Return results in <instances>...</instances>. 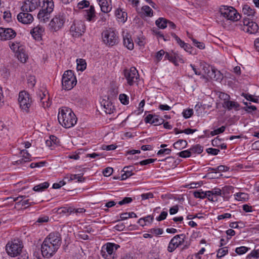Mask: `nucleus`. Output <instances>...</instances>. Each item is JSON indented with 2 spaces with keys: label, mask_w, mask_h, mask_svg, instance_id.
Returning <instances> with one entry per match:
<instances>
[{
  "label": "nucleus",
  "mask_w": 259,
  "mask_h": 259,
  "mask_svg": "<svg viewBox=\"0 0 259 259\" xmlns=\"http://www.w3.org/2000/svg\"><path fill=\"white\" fill-rule=\"evenodd\" d=\"M58 119L60 124L66 128L73 126L77 122V118L72 110L66 107L59 109Z\"/></svg>",
  "instance_id": "f257e3e1"
},
{
  "label": "nucleus",
  "mask_w": 259,
  "mask_h": 259,
  "mask_svg": "<svg viewBox=\"0 0 259 259\" xmlns=\"http://www.w3.org/2000/svg\"><path fill=\"white\" fill-rule=\"evenodd\" d=\"M38 5L41 8V10L38 13L37 18L40 21L45 22L53 11L54 2L53 0H38Z\"/></svg>",
  "instance_id": "f03ea898"
},
{
  "label": "nucleus",
  "mask_w": 259,
  "mask_h": 259,
  "mask_svg": "<svg viewBox=\"0 0 259 259\" xmlns=\"http://www.w3.org/2000/svg\"><path fill=\"white\" fill-rule=\"evenodd\" d=\"M119 248V245L113 243H107L101 249V254L104 259H116V251Z\"/></svg>",
  "instance_id": "7ed1b4c3"
},
{
  "label": "nucleus",
  "mask_w": 259,
  "mask_h": 259,
  "mask_svg": "<svg viewBox=\"0 0 259 259\" xmlns=\"http://www.w3.org/2000/svg\"><path fill=\"white\" fill-rule=\"evenodd\" d=\"M77 80L73 71L68 70L64 72L62 78L63 88L65 90L72 89L76 84Z\"/></svg>",
  "instance_id": "20e7f679"
},
{
  "label": "nucleus",
  "mask_w": 259,
  "mask_h": 259,
  "mask_svg": "<svg viewBox=\"0 0 259 259\" xmlns=\"http://www.w3.org/2000/svg\"><path fill=\"white\" fill-rule=\"evenodd\" d=\"M23 247L22 241L18 239H14L7 244L6 250L11 256H16L21 253Z\"/></svg>",
  "instance_id": "39448f33"
},
{
  "label": "nucleus",
  "mask_w": 259,
  "mask_h": 259,
  "mask_svg": "<svg viewBox=\"0 0 259 259\" xmlns=\"http://www.w3.org/2000/svg\"><path fill=\"white\" fill-rule=\"evenodd\" d=\"M18 103L20 108L23 111L26 113L29 112L32 103L30 94L25 91L20 92L19 94Z\"/></svg>",
  "instance_id": "423d86ee"
},
{
  "label": "nucleus",
  "mask_w": 259,
  "mask_h": 259,
  "mask_svg": "<svg viewBox=\"0 0 259 259\" xmlns=\"http://www.w3.org/2000/svg\"><path fill=\"white\" fill-rule=\"evenodd\" d=\"M66 18L64 14L59 13L55 15L49 23L50 30L56 32L61 29L63 27Z\"/></svg>",
  "instance_id": "0eeeda50"
},
{
  "label": "nucleus",
  "mask_w": 259,
  "mask_h": 259,
  "mask_svg": "<svg viewBox=\"0 0 259 259\" xmlns=\"http://www.w3.org/2000/svg\"><path fill=\"white\" fill-rule=\"evenodd\" d=\"M102 36L104 42L107 45L113 46L118 43V37L115 31L111 28L104 30Z\"/></svg>",
  "instance_id": "6e6552de"
},
{
  "label": "nucleus",
  "mask_w": 259,
  "mask_h": 259,
  "mask_svg": "<svg viewBox=\"0 0 259 259\" xmlns=\"http://www.w3.org/2000/svg\"><path fill=\"white\" fill-rule=\"evenodd\" d=\"M221 15L223 16L227 20L236 21L238 20L240 18V15L237 13L236 10L233 7H228L227 6H223L220 9Z\"/></svg>",
  "instance_id": "1a4fd4ad"
},
{
  "label": "nucleus",
  "mask_w": 259,
  "mask_h": 259,
  "mask_svg": "<svg viewBox=\"0 0 259 259\" xmlns=\"http://www.w3.org/2000/svg\"><path fill=\"white\" fill-rule=\"evenodd\" d=\"M124 74L128 85H133L138 81L139 75L135 67H132L130 69H125Z\"/></svg>",
  "instance_id": "9d476101"
},
{
  "label": "nucleus",
  "mask_w": 259,
  "mask_h": 259,
  "mask_svg": "<svg viewBox=\"0 0 259 259\" xmlns=\"http://www.w3.org/2000/svg\"><path fill=\"white\" fill-rule=\"evenodd\" d=\"M186 235L184 234L177 235L174 237L169 243L167 248L168 251L171 252L179 246L183 244Z\"/></svg>",
  "instance_id": "9b49d317"
},
{
  "label": "nucleus",
  "mask_w": 259,
  "mask_h": 259,
  "mask_svg": "<svg viewBox=\"0 0 259 259\" xmlns=\"http://www.w3.org/2000/svg\"><path fill=\"white\" fill-rule=\"evenodd\" d=\"M85 27L84 22L81 21H74L70 27V32L73 36L78 37L81 35L85 31Z\"/></svg>",
  "instance_id": "f8f14e48"
},
{
  "label": "nucleus",
  "mask_w": 259,
  "mask_h": 259,
  "mask_svg": "<svg viewBox=\"0 0 259 259\" xmlns=\"http://www.w3.org/2000/svg\"><path fill=\"white\" fill-rule=\"evenodd\" d=\"M44 240L58 249L61 244V237L58 232L51 233Z\"/></svg>",
  "instance_id": "ddd939ff"
},
{
  "label": "nucleus",
  "mask_w": 259,
  "mask_h": 259,
  "mask_svg": "<svg viewBox=\"0 0 259 259\" xmlns=\"http://www.w3.org/2000/svg\"><path fill=\"white\" fill-rule=\"evenodd\" d=\"M58 250V249L54 247L52 244H49L46 241H44L41 247V251L44 258L46 257L49 258L52 257L55 252Z\"/></svg>",
  "instance_id": "4468645a"
},
{
  "label": "nucleus",
  "mask_w": 259,
  "mask_h": 259,
  "mask_svg": "<svg viewBox=\"0 0 259 259\" xmlns=\"http://www.w3.org/2000/svg\"><path fill=\"white\" fill-rule=\"evenodd\" d=\"M243 23L242 30L244 31L249 34H254L257 32L258 26L256 23L247 19H244Z\"/></svg>",
  "instance_id": "2eb2a0df"
},
{
  "label": "nucleus",
  "mask_w": 259,
  "mask_h": 259,
  "mask_svg": "<svg viewBox=\"0 0 259 259\" xmlns=\"http://www.w3.org/2000/svg\"><path fill=\"white\" fill-rule=\"evenodd\" d=\"M16 35V32L11 28L0 27V40H11L14 38Z\"/></svg>",
  "instance_id": "dca6fc26"
},
{
  "label": "nucleus",
  "mask_w": 259,
  "mask_h": 259,
  "mask_svg": "<svg viewBox=\"0 0 259 259\" xmlns=\"http://www.w3.org/2000/svg\"><path fill=\"white\" fill-rule=\"evenodd\" d=\"M17 19L23 24H29L33 22V17L31 14L22 11L17 15Z\"/></svg>",
  "instance_id": "f3484780"
},
{
  "label": "nucleus",
  "mask_w": 259,
  "mask_h": 259,
  "mask_svg": "<svg viewBox=\"0 0 259 259\" xmlns=\"http://www.w3.org/2000/svg\"><path fill=\"white\" fill-rule=\"evenodd\" d=\"M207 198L209 201H217L219 197L221 196L222 191L220 188H215L211 191H207Z\"/></svg>",
  "instance_id": "a211bd4d"
},
{
  "label": "nucleus",
  "mask_w": 259,
  "mask_h": 259,
  "mask_svg": "<svg viewBox=\"0 0 259 259\" xmlns=\"http://www.w3.org/2000/svg\"><path fill=\"white\" fill-rule=\"evenodd\" d=\"M36 6L37 3L35 0H27L21 7V10L26 12H31L36 8Z\"/></svg>",
  "instance_id": "6ab92c4d"
},
{
  "label": "nucleus",
  "mask_w": 259,
  "mask_h": 259,
  "mask_svg": "<svg viewBox=\"0 0 259 259\" xmlns=\"http://www.w3.org/2000/svg\"><path fill=\"white\" fill-rule=\"evenodd\" d=\"M146 123L154 124V125H158L162 124L164 120L162 118H159L156 115L151 114L148 115L145 118Z\"/></svg>",
  "instance_id": "aec40b11"
},
{
  "label": "nucleus",
  "mask_w": 259,
  "mask_h": 259,
  "mask_svg": "<svg viewBox=\"0 0 259 259\" xmlns=\"http://www.w3.org/2000/svg\"><path fill=\"white\" fill-rule=\"evenodd\" d=\"M102 12L107 13L112 10L111 0H97Z\"/></svg>",
  "instance_id": "412c9836"
},
{
  "label": "nucleus",
  "mask_w": 259,
  "mask_h": 259,
  "mask_svg": "<svg viewBox=\"0 0 259 259\" xmlns=\"http://www.w3.org/2000/svg\"><path fill=\"white\" fill-rule=\"evenodd\" d=\"M84 16L88 21H94V19L96 17V13L93 6H90L89 9L84 11Z\"/></svg>",
  "instance_id": "4be33fe9"
},
{
  "label": "nucleus",
  "mask_w": 259,
  "mask_h": 259,
  "mask_svg": "<svg viewBox=\"0 0 259 259\" xmlns=\"http://www.w3.org/2000/svg\"><path fill=\"white\" fill-rule=\"evenodd\" d=\"M44 31V28L38 25L34 27L30 31L31 34L34 39L36 40H40L41 38V35Z\"/></svg>",
  "instance_id": "5701e85b"
},
{
  "label": "nucleus",
  "mask_w": 259,
  "mask_h": 259,
  "mask_svg": "<svg viewBox=\"0 0 259 259\" xmlns=\"http://www.w3.org/2000/svg\"><path fill=\"white\" fill-rule=\"evenodd\" d=\"M9 46L11 50L16 54V53L21 51L24 49V46L20 41H9Z\"/></svg>",
  "instance_id": "b1692460"
},
{
  "label": "nucleus",
  "mask_w": 259,
  "mask_h": 259,
  "mask_svg": "<svg viewBox=\"0 0 259 259\" xmlns=\"http://www.w3.org/2000/svg\"><path fill=\"white\" fill-rule=\"evenodd\" d=\"M20 154L22 156V158L16 161H15L14 164H22L24 162L31 161V155L28 153V151L26 150H21Z\"/></svg>",
  "instance_id": "393cba45"
},
{
  "label": "nucleus",
  "mask_w": 259,
  "mask_h": 259,
  "mask_svg": "<svg viewBox=\"0 0 259 259\" xmlns=\"http://www.w3.org/2000/svg\"><path fill=\"white\" fill-rule=\"evenodd\" d=\"M207 75L210 78L215 80L220 79L222 77L220 72L212 66L210 67V70L208 71Z\"/></svg>",
  "instance_id": "a878e982"
},
{
  "label": "nucleus",
  "mask_w": 259,
  "mask_h": 259,
  "mask_svg": "<svg viewBox=\"0 0 259 259\" xmlns=\"http://www.w3.org/2000/svg\"><path fill=\"white\" fill-rule=\"evenodd\" d=\"M102 105H103L104 111L106 114H111L113 113L115 110V108L114 106L112 105V103H111L110 101L103 100L102 103Z\"/></svg>",
  "instance_id": "bb28decb"
},
{
  "label": "nucleus",
  "mask_w": 259,
  "mask_h": 259,
  "mask_svg": "<svg viewBox=\"0 0 259 259\" xmlns=\"http://www.w3.org/2000/svg\"><path fill=\"white\" fill-rule=\"evenodd\" d=\"M239 106V104L237 102L230 101L229 100L224 102L223 103V107L226 108L229 110H231L232 109L238 110Z\"/></svg>",
  "instance_id": "cd10ccee"
},
{
  "label": "nucleus",
  "mask_w": 259,
  "mask_h": 259,
  "mask_svg": "<svg viewBox=\"0 0 259 259\" xmlns=\"http://www.w3.org/2000/svg\"><path fill=\"white\" fill-rule=\"evenodd\" d=\"M115 15L117 19L122 23H124L127 20V13L121 9H117L115 11Z\"/></svg>",
  "instance_id": "c85d7f7f"
},
{
  "label": "nucleus",
  "mask_w": 259,
  "mask_h": 259,
  "mask_svg": "<svg viewBox=\"0 0 259 259\" xmlns=\"http://www.w3.org/2000/svg\"><path fill=\"white\" fill-rule=\"evenodd\" d=\"M242 12L244 15L252 17L255 13V10L253 9V6H250L248 5H245L242 8Z\"/></svg>",
  "instance_id": "c756f323"
},
{
  "label": "nucleus",
  "mask_w": 259,
  "mask_h": 259,
  "mask_svg": "<svg viewBox=\"0 0 259 259\" xmlns=\"http://www.w3.org/2000/svg\"><path fill=\"white\" fill-rule=\"evenodd\" d=\"M74 208L72 207H62L58 208L57 212L60 214H65L68 215L74 212Z\"/></svg>",
  "instance_id": "7c9ffc66"
},
{
  "label": "nucleus",
  "mask_w": 259,
  "mask_h": 259,
  "mask_svg": "<svg viewBox=\"0 0 259 259\" xmlns=\"http://www.w3.org/2000/svg\"><path fill=\"white\" fill-rule=\"evenodd\" d=\"M133 169V166H125L122 170V171L124 172V174L121 175L122 180H125L129 177L132 176Z\"/></svg>",
  "instance_id": "2f4dec72"
},
{
  "label": "nucleus",
  "mask_w": 259,
  "mask_h": 259,
  "mask_svg": "<svg viewBox=\"0 0 259 259\" xmlns=\"http://www.w3.org/2000/svg\"><path fill=\"white\" fill-rule=\"evenodd\" d=\"M18 59L22 63H25L28 59V56L24 49L22 51H20L15 54Z\"/></svg>",
  "instance_id": "473e14b6"
},
{
  "label": "nucleus",
  "mask_w": 259,
  "mask_h": 259,
  "mask_svg": "<svg viewBox=\"0 0 259 259\" xmlns=\"http://www.w3.org/2000/svg\"><path fill=\"white\" fill-rule=\"evenodd\" d=\"M168 20L165 18L160 17L155 21L156 25L160 29H164L167 27Z\"/></svg>",
  "instance_id": "72a5a7b5"
},
{
  "label": "nucleus",
  "mask_w": 259,
  "mask_h": 259,
  "mask_svg": "<svg viewBox=\"0 0 259 259\" xmlns=\"http://www.w3.org/2000/svg\"><path fill=\"white\" fill-rule=\"evenodd\" d=\"M44 97H41L40 101L41 103V106L44 108H48L51 106V103L49 100V97L46 94L42 93Z\"/></svg>",
  "instance_id": "f704fd0d"
},
{
  "label": "nucleus",
  "mask_w": 259,
  "mask_h": 259,
  "mask_svg": "<svg viewBox=\"0 0 259 259\" xmlns=\"http://www.w3.org/2000/svg\"><path fill=\"white\" fill-rule=\"evenodd\" d=\"M124 45L129 50H133L134 49V42L131 37L125 36L123 37Z\"/></svg>",
  "instance_id": "c9c22d12"
},
{
  "label": "nucleus",
  "mask_w": 259,
  "mask_h": 259,
  "mask_svg": "<svg viewBox=\"0 0 259 259\" xmlns=\"http://www.w3.org/2000/svg\"><path fill=\"white\" fill-rule=\"evenodd\" d=\"M77 69L78 70L83 71L86 69L87 63L85 60L83 59H77Z\"/></svg>",
  "instance_id": "e433bc0d"
},
{
  "label": "nucleus",
  "mask_w": 259,
  "mask_h": 259,
  "mask_svg": "<svg viewBox=\"0 0 259 259\" xmlns=\"http://www.w3.org/2000/svg\"><path fill=\"white\" fill-rule=\"evenodd\" d=\"M191 154H200L203 152V147L199 144L192 146L190 149Z\"/></svg>",
  "instance_id": "4c0bfd02"
},
{
  "label": "nucleus",
  "mask_w": 259,
  "mask_h": 259,
  "mask_svg": "<svg viewBox=\"0 0 259 259\" xmlns=\"http://www.w3.org/2000/svg\"><path fill=\"white\" fill-rule=\"evenodd\" d=\"M187 142L184 140H179L177 142H175L173 146L176 149H183L186 147Z\"/></svg>",
  "instance_id": "58836bf2"
},
{
  "label": "nucleus",
  "mask_w": 259,
  "mask_h": 259,
  "mask_svg": "<svg viewBox=\"0 0 259 259\" xmlns=\"http://www.w3.org/2000/svg\"><path fill=\"white\" fill-rule=\"evenodd\" d=\"M235 199L238 201H246L248 199L247 194L245 193H237L235 195Z\"/></svg>",
  "instance_id": "ea45409f"
},
{
  "label": "nucleus",
  "mask_w": 259,
  "mask_h": 259,
  "mask_svg": "<svg viewBox=\"0 0 259 259\" xmlns=\"http://www.w3.org/2000/svg\"><path fill=\"white\" fill-rule=\"evenodd\" d=\"M49 186V184L48 182H45L34 186L33 190L35 191H41L48 188Z\"/></svg>",
  "instance_id": "a19ab883"
},
{
  "label": "nucleus",
  "mask_w": 259,
  "mask_h": 259,
  "mask_svg": "<svg viewBox=\"0 0 259 259\" xmlns=\"http://www.w3.org/2000/svg\"><path fill=\"white\" fill-rule=\"evenodd\" d=\"M194 196L197 198L204 199L206 197L207 198V191L203 192L201 190L196 191L193 192Z\"/></svg>",
  "instance_id": "79ce46f5"
},
{
  "label": "nucleus",
  "mask_w": 259,
  "mask_h": 259,
  "mask_svg": "<svg viewBox=\"0 0 259 259\" xmlns=\"http://www.w3.org/2000/svg\"><path fill=\"white\" fill-rule=\"evenodd\" d=\"M228 252V247H224L221 248H220L218 250V253L217 254V257L219 258H220L224 256H225Z\"/></svg>",
  "instance_id": "37998d69"
},
{
  "label": "nucleus",
  "mask_w": 259,
  "mask_h": 259,
  "mask_svg": "<svg viewBox=\"0 0 259 259\" xmlns=\"http://www.w3.org/2000/svg\"><path fill=\"white\" fill-rule=\"evenodd\" d=\"M173 55V57L174 60L175 61V65L177 66L178 65V62H180L181 63H184V61L182 58L181 56H180L177 52H175L174 51H171Z\"/></svg>",
  "instance_id": "c03bdc74"
},
{
  "label": "nucleus",
  "mask_w": 259,
  "mask_h": 259,
  "mask_svg": "<svg viewBox=\"0 0 259 259\" xmlns=\"http://www.w3.org/2000/svg\"><path fill=\"white\" fill-rule=\"evenodd\" d=\"M229 167L225 165H219L218 167L215 168H209V170L214 171L215 172H217V171H226L229 170Z\"/></svg>",
  "instance_id": "a18cd8bd"
},
{
  "label": "nucleus",
  "mask_w": 259,
  "mask_h": 259,
  "mask_svg": "<svg viewBox=\"0 0 259 259\" xmlns=\"http://www.w3.org/2000/svg\"><path fill=\"white\" fill-rule=\"evenodd\" d=\"M89 1L87 0H83L80 1L77 4V7L79 9H82L84 8H88L90 6Z\"/></svg>",
  "instance_id": "49530a36"
},
{
  "label": "nucleus",
  "mask_w": 259,
  "mask_h": 259,
  "mask_svg": "<svg viewBox=\"0 0 259 259\" xmlns=\"http://www.w3.org/2000/svg\"><path fill=\"white\" fill-rule=\"evenodd\" d=\"M166 52L163 50H161L156 53L155 55V61L159 62L162 59L164 55H165Z\"/></svg>",
  "instance_id": "de8ad7c7"
},
{
  "label": "nucleus",
  "mask_w": 259,
  "mask_h": 259,
  "mask_svg": "<svg viewBox=\"0 0 259 259\" xmlns=\"http://www.w3.org/2000/svg\"><path fill=\"white\" fill-rule=\"evenodd\" d=\"M249 248L245 246H240L236 248L235 252L237 254L241 255L246 253L249 250Z\"/></svg>",
  "instance_id": "09e8293b"
},
{
  "label": "nucleus",
  "mask_w": 259,
  "mask_h": 259,
  "mask_svg": "<svg viewBox=\"0 0 259 259\" xmlns=\"http://www.w3.org/2000/svg\"><path fill=\"white\" fill-rule=\"evenodd\" d=\"M74 180H77L78 182H82L84 181V178L82 177V175H70L69 180L72 181Z\"/></svg>",
  "instance_id": "8fccbe9b"
},
{
  "label": "nucleus",
  "mask_w": 259,
  "mask_h": 259,
  "mask_svg": "<svg viewBox=\"0 0 259 259\" xmlns=\"http://www.w3.org/2000/svg\"><path fill=\"white\" fill-rule=\"evenodd\" d=\"M142 11L147 16L151 17L153 15L152 10L148 6H144L142 8Z\"/></svg>",
  "instance_id": "3c124183"
},
{
  "label": "nucleus",
  "mask_w": 259,
  "mask_h": 259,
  "mask_svg": "<svg viewBox=\"0 0 259 259\" xmlns=\"http://www.w3.org/2000/svg\"><path fill=\"white\" fill-rule=\"evenodd\" d=\"M119 99L122 104L124 105H127L128 104V97L125 94H120L119 95Z\"/></svg>",
  "instance_id": "603ef678"
},
{
  "label": "nucleus",
  "mask_w": 259,
  "mask_h": 259,
  "mask_svg": "<svg viewBox=\"0 0 259 259\" xmlns=\"http://www.w3.org/2000/svg\"><path fill=\"white\" fill-rule=\"evenodd\" d=\"M225 129H226V127L225 126H222L221 127H220L217 130H215L213 131H211L210 133V135L212 136H213L217 135L218 134L223 133L225 131Z\"/></svg>",
  "instance_id": "864d4df0"
},
{
  "label": "nucleus",
  "mask_w": 259,
  "mask_h": 259,
  "mask_svg": "<svg viewBox=\"0 0 259 259\" xmlns=\"http://www.w3.org/2000/svg\"><path fill=\"white\" fill-rule=\"evenodd\" d=\"M178 154L181 157L187 158V157H190L191 153L190 150H184V151H181V152H179Z\"/></svg>",
  "instance_id": "5fc2aeb1"
},
{
  "label": "nucleus",
  "mask_w": 259,
  "mask_h": 259,
  "mask_svg": "<svg viewBox=\"0 0 259 259\" xmlns=\"http://www.w3.org/2000/svg\"><path fill=\"white\" fill-rule=\"evenodd\" d=\"M24 197L25 196H19L15 198L12 197H7L4 200V201H7L8 203H12L13 202L18 201L20 198H22Z\"/></svg>",
  "instance_id": "6e6d98bb"
},
{
  "label": "nucleus",
  "mask_w": 259,
  "mask_h": 259,
  "mask_svg": "<svg viewBox=\"0 0 259 259\" xmlns=\"http://www.w3.org/2000/svg\"><path fill=\"white\" fill-rule=\"evenodd\" d=\"M193 113V110L192 109H186L183 111V115L185 118H188L191 116Z\"/></svg>",
  "instance_id": "4d7b16f0"
},
{
  "label": "nucleus",
  "mask_w": 259,
  "mask_h": 259,
  "mask_svg": "<svg viewBox=\"0 0 259 259\" xmlns=\"http://www.w3.org/2000/svg\"><path fill=\"white\" fill-rule=\"evenodd\" d=\"M219 98L224 102L228 101L230 100V96L226 93L220 92L219 94Z\"/></svg>",
  "instance_id": "13d9d810"
},
{
  "label": "nucleus",
  "mask_w": 259,
  "mask_h": 259,
  "mask_svg": "<svg viewBox=\"0 0 259 259\" xmlns=\"http://www.w3.org/2000/svg\"><path fill=\"white\" fill-rule=\"evenodd\" d=\"M192 40L194 45L200 49H203L205 48L204 44L202 42H199L194 38H192Z\"/></svg>",
  "instance_id": "bf43d9fd"
},
{
  "label": "nucleus",
  "mask_w": 259,
  "mask_h": 259,
  "mask_svg": "<svg viewBox=\"0 0 259 259\" xmlns=\"http://www.w3.org/2000/svg\"><path fill=\"white\" fill-rule=\"evenodd\" d=\"M165 59L168 60L170 62H172L175 65V61L174 60L172 52L171 53L166 52L165 55L164 56Z\"/></svg>",
  "instance_id": "052dcab7"
},
{
  "label": "nucleus",
  "mask_w": 259,
  "mask_h": 259,
  "mask_svg": "<svg viewBox=\"0 0 259 259\" xmlns=\"http://www.w3.org/2000/svg\"><path fill=\"white\" fill-rule=\"evenodd\" d=\"M206 152L213 155H217L220 152V150L218 149H215L212 148H209L206 149Z\"/></svg>",
  "instance_id": "680f3d73"
},
{
  "label": "nucleus",
  "mask_w": 259,
  "mask_h": 259,
  "mask_svg": "<svg viewBox=\"0 0 259 259\" xmlns=\"http://www.w3.org/2000/svg\"><path fill=\"white\" fill-rule=\"evenodd\" d=\"M149 232L152 234L154 235H160L162 234L163 233V230L162 229H155L153 228L150 230Z\"/></svg>",
  "instance_id": "e2e57ef3"
},
{
  "label": "nucleus",
  "mask_w": 259,
  "mask_h": 259,
  "mask_svg": "<svg viewBox=\"0 0 259 259\" xmlns=\"http://www.w3.org/2000/svg\"><path fill=\"white\" fill-rule=\"evenodd\" d=\"M113 169L111 167H107L103 171V174L105 177L110 176L113 172Z\"/></svg>",
  "instance_id": "0e129e2a"
},
{
  "label": "nucleus",
  "mask_w": 259,
  "mask_h": 259,
  "mask_svg": "<svg viewBox=\"0 0 259 259\" xmlns=\"http://www.w3.org/2000/svg\"><path fill=\"white\" fill-rule=\"evenodd\" d=\"M56 139V137L54 136H51L50 137L49 140H47L46 141V144L47 146L48 147H51L53 146V144H55V143L54 142V140Z\"/></svg>",
  "instance_id": "69168bd1"
},
{
  "label": "nucleus",
  "mask_w": 259,
  "mask_h": 259,
  "mask_svg": "<svg viewBox=\"0 0 259 259\" xmlns=\"http://www.w3.org/2000/svg\"><path fill=\"white\" fill-rule=\"evenodd\" d=\"M132 201V199L131 197H125L123 200L118 202V204L120 205L126 203H129Z\"/></svg>",
  "instance_id": "338daca9"
},
{
  "label": "nucleus",
  "mask_w": 259,
  "mask_h": 259,
  "mask_svg": "<svg viewBox=\"0 0 259 259\" xmlns=\"http://www.w3.org/2000/svg\"><path fill=\"white\" fill-rule=\"evenodd\" d=\"M248 257H253L255 258L259 257V250H253L251 253L248 255Z\"/></svg>",
  "instance_id": "774afa93"
}]
</instances>
